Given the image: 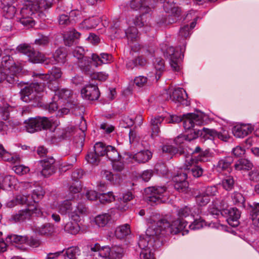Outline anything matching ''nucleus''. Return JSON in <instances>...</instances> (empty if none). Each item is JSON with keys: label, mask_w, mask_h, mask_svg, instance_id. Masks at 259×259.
<instances>
[{"label": "nucleus", "mask_w": 259, "mask_h": 259, "mask_svg": "<svg viewBox=\"0 0 259 259\" xmlns=\"http://www.w3.org/2000/svg\"><path fill=\"white\" fill-rule=\"evenodd\" d=\"M80 254V250L78 247L72 246L68 248L64 254L65 259H77Z\"/></svg>", "instance_id": "a18cd8bd"}, {"label": "nucleus", "mask_w": 259, "mask_h": 259, "mask_svg": "<svg viewBox=\"0 0 259 259\" xmlns=\"http://www.w3.org/2000/svg\"><path fill=\"white\" fill-rule=\"evenodd\" d=\"M187 174L181 171L172 178L174 187L180 192H185L188 187V183L186 181Z\"/></svg>", "instance_id": "a211bd4d"}, {"label": "nucleus", "mask_w": 259, "mask_h": 259, "mask_svg": "<svg viewBox=\"0 0 259 259\" xmlns=\"http://www.w3.org/2000/svg\"><path fill=\"white\" fill-rule=\"evenodd\" d=\"M62 75V72L60 68L53 67L47 74L37 73L33 72L32 76L36 77V81L40 80H58Z\"/></svg>", "instance_id": "4468645a"}, {"label": "nucleus", "mask_w": 259, "mask_h": 259, "mask_svg": "<svg viewBox=\"0 0 259 259\" xmlns=\"http://www.w3.org/2000/svg\"><path fill=\"white\" fill-rule=\"evenodd\" d=\"M15 181V178L13 176L7 175H0V189L4 190L8 189L11 188L13 185L14 181Z\"/></svg>", "instance_id": "58836bf2"}, {"label": "nucleus", "mask_w": 259, "mask_h": 259, "mask_svg": "<svg viewBox=\"0 0 259 259\" xmlns=\"http://www.w3.org/2000/svg\"><path fill=\"white\" fill-rule=\"evenodd\" d=\"M114 28L117 29L115 33L120 36V33L124 32L125 36L127 40V44H131L134 41L139 40V34L138 29L134 26H130L128 28L125 29L123 22H117L114 24Z\"/></svg>", "instance_id": "1a4fd4ad"}, {"label": "nucleus", "mask_w": 259, "mask_h": 259, "mask_svg": "<svg viewBox=\"0 0 259 259\" xmlns=\"http://www.w3.org/2000/svg\"><path fill=\"white\" fill-rule=\"evenodd\" d=\"M3 15L7 19H12L15 17L16 20L18 21L16 18V15L19 13H16V9L14 6L12 5H4L3 7Z\"/></svg>", "instance_id": "c03bdc74"}, {"label": "nucleus", "mask_w": 259, "mask_h": 259, "mask_svg": "<svg viewBox=\"0 0 259 259\" xmlns=\"http://www.w3.org/2000/svg\"><path fill=\"white\" fill-rule=\"evenodd\" d=\"M7 241L18 244H26L33 248H36L41 244L40 240L37 237L10 235L7 237Z\"/></svg>", "instance_id": "f8f14e48"}, {"label": "nucleus", "mask_w": 259, "mask_h": 259, "mask_svg": "<svg viewBox=\"0 0 259 259\" xmlns=\"http://www.w3.org/2000/svg\"><path fill=\"white\" fill-rule=\"evenodd\" d=\"M196 24V22L194 21L191 23L190 26L188 25H186L181 28L179 31V36H181L182 38L184 39L187 38L190 35V30L194 28Z\"/></svg>", "instance_id": "603ef678"}, {"label": "nucleus", "mask_w": 259, "mask_h": 259, "mask_svg": "<svg viewBox=\"0 0 259 259\" xmlns=\"http://www.w3.org/2000/svg\"><path fill=\"white\" fill-rule=\"evenodd\" d=\"M103 177L106 180L110 181L113 184H116L119 183V176L117 175H113L112 173L108 170H105L103 174Z\"/></svg>", "instance_id": "338daca9"}, {"label": "nucleus", "mask_w": 259, "mask_h": 259, "mask_svg": "<svg viewBox=\"0 0 259 259\" xmlns=\"http://www.w3.org/2000/svg\"><path fill=\"white\" fill-rule=\"evenodd\" d=\"M5 80H6L10 83H14L18 80L15 78V76H12L11 74H9L3 69H0V82Z\"/></svg>", "instance_id": "bf43d9fd"}, {"label": "nucleus", "mask_w": 259, "mask_h": 259, "mask_svg": "<svg viewBox=\"0 0 259 259\" xmlns=\"http://www.w3.org/2000/svg\"><path fill=\"white\" fill-rule=\"evenodd\" d=\"M125 154L130 158H133L139 163H145L147 162L151 158L152 156L151 152L148 150L141 151L134 155H132V154L128 153H125Z\"/></svg>", "instance_id": "cd10ccee"}, {"label": "nucleus", "mask_w": 259, "mask_h": 259, "mask_svg": "<svg viewBox=\"0 0 259 259\" xmlns=\"http://www.w3.org/2000/svg\"><path fill=\"white\" fill-rule=\"evenodd\" d=\"M79 222L70 221L67 223L64 227L65 231L72 235H76L78 233L80 230V227L78 224Z\"/></svg>", "instance_id": "79ce46f5"}, {"label": "nucleus", "mask_w": 259, "mask_h": 259, "mask_svg": "<svg viewBox=\"0 0 259 259\" xmlns=\"http://www.w3.org/2000/svg\"><path fill=\"white\" fill-rule=\"evenodd\" d=\"M50 41V39L49 36L38 34V37L35 39L34 43L39 46L46 47L49 45Z\"/></svg>", "instance_id": "052dcab7"}, {"label": "nucleus", "mask_w": 259, "mask_h": 259, "mask_svg": "<svg viewBox=\"0 0 259 259\" xmlns=\"http://www.w3.org/2000/svg\"><path fill=\"white\" fill-rule=\"evenodd\" d=\"M223 187L227 191L232 189L234 185V180L232 176L225 178L222 182Z\"/></svg>", "instance_id": "e2e57ef3"}, {"label": "nucleus", "mask_w": 259, "mask_h": 259, "mask_svg": "<svg viewBox=\"0 0 259 259\" xmlns=\"http://www.w3.org/2000/svg\"><path fill=\"white\" fill-rule=\"evenodd\" d=\"M163 3V9L166 13H172L178 12V9L176 7V4L174 2H169V0H159Z\"/></svg>", "instance_id": "3c124183"}, {"label": "nucleus", "mask_w": 259, "mask_h": 259, "mask_svg": "<svg viewBox=\"0 0 259 259\" xmlns=\"http://www.w3.org/2000/svg\"><path fill=\"white\" fill-rule=\"evenodd\" d=\"M12 110V107L7 103H3L0 105V114L4 120H7L9 117V113Z\"/></svg>", "instance_id": "4d7b16f0"}, {"label": "nucleus", "mask_w": 259, "mask_h": 259, "mask_svg": "<svg viewBox=\"0 0 259 259\" xmlns=\"http://www.w3.org/2000/svg\"><path fill=\"white\" fill-rule=\"evenodd\" d=\"M55 230L54 226L51 223L35 225L33 227L34 232L41 236H50L53 234Z\"/></svg>", "instance_id": "412c9836"}, {"label": "nucleus", "mask_w": 259, "mask_h": 259, "mask_svg": "<svg viewBox=\"0 0 259 259\" xmlns=\"http://www.w3.org/2000/svg\"><path fill=\"white\" fill-rule=\"evenodd\" d=\"M182 53V49H175L173 47H169L166 50V56L168 58L170 65L174 71L179 72L181 70V55Z\"/></svg>", "instance_id": "9d476101"}, {"label": "nucleus", "mask_w": 259, "mask_h": 259, "mask_svg": "<svg viewBox=\"0 0 259 259\" xmlns=\"http://www.w3.org/2000/svg\"><path fill=\"white\" fill-rule=\"evenodd\" d=\"M30 217L31 210H29L27 207L24 209L19 210L15 214L12 215L11 220L15 223L22 222L29 219Z\"/></svg>", "instance_id": "c756f323"}, {"label": "nucleus", "mask_w": 259, "mask_h": 259, "mask_svg": "<svg viewBox=\"0 0 259 259\" xmlns=\"http://www.w3.org/2000/svg\"><path fill=\"white\" fill-rule=\"evenodd\" d=\"M52 3L47 0L27 1L21 8L20 14L16 15L17 20L24 27L30 28L35 25L34 18L36 16L44 20L45 11L51 8Z\"/></svg>", "instance_id": "f03ea898"}, {"label": "nucleus", "mask_w": 259, "mask_h": 259, "mask_svg": "<svg viewBox=\"0 0 259 259\" xmlns=\"http://www.w3.org/2000/svg\"><path fill=\"white\" fill-rule=\"evenodd\" d=\"M59 212L62 215L68 214L70 217V213L73 211V207L70 200H66L60 202L57 207Z\"/></svg>", "instance_id": "c9c22d12"}, {"label": "nucleus", "mask_w": 259, "mask_h": 259, "mask_svg": "<svg viewBox=\"0 0 259 259\" xmlns=\"http://www.w3.org/2000/svg\"><path fill=\"white\" fill-rule=\"evenodd\" d=\"M187 98V94L186 91L181 88L175 89L172 92L170 91L169 95L167 97V99H169L176 103L182 104L186 106L190 104Z\"/></svg>", "instance_id": "2eb2a0df"}, {"label": "nucleus", "mask_w": 259, "mask_h": 259, "mask_svg": "<svg viewBox=\"0 0 259 259\" xmlns=\"http://www.w3.org/2000/svg\"><path fill=\"white\" fill-rule=\"evenodd\" d=\"M105 156L111 161L118 159L120 155L114 147L107 145V149H106Z\"/></svg>", "instance_id": "8fccbe9b"}, {"label": "nucleus", "mask_w": 259, "mask_h": 259, "mask_svg": "<svg viewBox=\"0 0 259 259\" xmlns=\"http://www.w3.org/2000/svg\"><path fill=\"white\" fill-rule=\"evenodd\" d=\"M183 126L186 130H188L190 133L188 134H194V130H200L197 128H194L195 125H201L207 117L205 114L201 111H197L194 113H188L183 115ZM201 130L203 131V128Z\"/></svg>", "instance_id": "423d86ee"}, {"label": "nucleus", "mask_w": 259, "mask_h": 259, "mask_svg": "<svg viewBox=\"0 0 259 259\" xmlns=\"http://www.w3.org/2000/svg\"><path fill=\"white\" fill-rule=\"evenodd\" d=\"M154 65L156 70L155 78L157 81L164 70V60L161 58H157L154 62Z\"/></svg>", "instance_id": "49530a36"}, {"label": "nucleus", "mask_w": 259, "mask_h": 259, "mask_svg": "<svg viewBox=\"0 0 259 259\" xmlns=\"http://www.w3.org/2000/svg\"><path fill=\"white\" fill-rule=\"evenodd\" d=\"M233 158L231 156H226L220 158L214 165L215 169L219 173L227 171L230 172L231 170V165L233 162Z\"/></svg>", "instance_id": "6ab92c4d"}, {"label": "nucleus", "mask_w": 259, "mask_h": 259, "mask_svg": "<svg viewBox=\"0 0 259 259\" xmlns=\"http://www.w3.org/2000/svg\"><path fill=\"white\" fill-rule=\"evenodd\" d=\"M82 98L90 101H95L99 99L100 93L97 84L90 83L81 90Z\"/></svg>", "instance_id": "dca6fc26"}, {"label": "nucleus", "mask_w": 259, "mask_h": 259, "mask_svg": "<svg viewBox=\"0 0 259 259\" xmlns=\"http://www.w3.org/2000/svg\"><path fill=\"white\" fill-rule=\"evenodd\" d=\"M29 60L33 63H43L47 64V58L39 52L34 51L32 49L31 52L28 56Z\"/></svg>", "instance_id": "e433bc0d"}, {"label": "nucleus", "mask_w": 259, "mask_h": 259, "mask_svg": "<svg viewBox=\"0 0 259 259\" xmlns=\"http://www.w3.org/2000/svg\"><path fill=\"white\" fill-rule=\"evenodd\" d=\"M26 131L33 133L41 129H48L51 127L52 122L46 117L29 118L24 121Z\"/></svg>", "instance_id": "6e6552de"}, {"label": "nucleus", "mask_w": 259, "mask_h": 259, "mask_svg": "<svg viewBox=\"0 0 259 259\" xmlns=\"http://www.w3.org/2000/svg\"><path fill=\"white\" fill-rule=\"evenodd\" d=\"M146 199L148 202L153 205L156 203L164 202L167 199V193L166 187H150L145 190Z\"/></svg>", "instance_id": "0eeeda50"}, {"label": "nucleus", "mask_w": 259, "mask_h": 259, "mask_svg": "<svg viewBox=\"0 0 259 259\" xmlns=\"http://www.w3.org/2000/svg\"><path fill=\"white\" fill-rule=\"evenodd\" d=\"M115 211L114 209L111 210L108 213L98 215L94 218L95 223L99 227H105L112 219Z\"/></svg>", "instance_id": "5701e85b"}, {"label": "nucleus", "mask_w": 259, "mask_h": 259, "mask_svg": "<svg viewBox=\"0 0 259 259\" xmlns=\"http://www.w3.org/2000/svg\"><path fill=\"white\" fill-rule=\"evenodd\" d=\"M29 198V195H18L14 198L8 201L7 206L9 207H13L17 204L26 203Z\"/></svg>", "instance_id": "a19ab883"}, {"label": "nucleus", "mask_w": 259, "mask_h": 259, "mask_svg": "<svg viewBox=\"0 0 259 259\" xmlns=\"http://www.w3.org/2000/svg\"><path fill=\"white\" fill-rule=\"evenodd\" d=\"M249 206L252 225L256 230L259 231V203L253 202Z\"/></svg>", "instance_id": "a878e982"}, {"label": "nucleus", "mask_w": 259, "mask_h": 259, "mask_svg": "<svg viewBox=\"0 0 259 259\" xmlns=\"http://www.w3.org/2000/svg\"><path fill=\"white\" fill-rule=\"evenodd\" d=\"M31 83L20 91L21 99L25 102L33 101L39 103L44 94L45 82H47L48 88L55 93L59 90L58 80H40Z\"/></svg>", "instance_id": "7ed1b4c3"}, {"label": "nucleus", "mask_w": 259, "mask_h": 259, "mask_svg": "<svg viewBox=\"0 0 259 259\" xmlns=\"http://www.w3.org/2000/svg\"><path fill=\"white\" fill-rule=\"evenodd\" d=\"M221 214L226 215L227 218V221L231 226L236 227L239 225L240 212L237 208L232 207L223 209L222 210Z\"/></svg>", "instance_id": "f3484780"}, {"label": "nucleus", "mask_w": 259, "mask_h": 259, "mask_svg": "<svg viewBox=\"0 0 259 259\" xmlns=\"http://www.w3.org/2000/svg\"><path fill=\"white\" fill-rule=\"evenodd\" d=\"M80 35V33L74 29L66 32L63 36L65 45L68 46H72L75 40L79 38Z\"/></svg>", "instance_id": "4c0bfd02"}, {"label": "nucleus", "mask_w": 259, "mask_h": 259, "mask_svg": "<svg viewBox=\"0 0 259 259\" xmlns=\"http://www.w3.org/2000/svg\"><path fill=\"white\" fill-rule=\"evenodd\" d=\"M131 233L130 226L125 224L117 227L114 231L115 236L119 239L125 238Z\"/></svg>", "instance_id": "7c9ffc66"}, {"label": "nucleus", "mask_w": 259, "mask_h": 259, "mask_svg": "<svg viewBox=\"0 0 259 259\" xmlns=\"http://www.w3.org/2000/svg\"><path fill=\"white\" fill-rule=\"evenodd\" d=\"M207 135L210 137L218 138L223 141H227L229 138L228 132L221 129L220 131H217L213 129H209L203 127V131L194 130V134L181 135L178 136L175 140V142L177 145H180L183 143L185 141H190L193 139L198 138L199 136L205 137Z\"/></svg>", "instance_id": "20e7f679"}, {"label": "nucleus", "mask_w": 259, "mask_h": 259, "mask_svg": "<svg viewBox=\"0 0 259 259\" xmlns=\"http://www.w3.org/2000/svg\"><path fill=\"white\" fill-rule=\"evenodd\" d=\"M186 164L187 166H191L194 164H196L198 161L206 162L209 160L210 155L208 150H205L201 152L199 155L194 158L192 154L186 155Z\"/></svg>", "instance_id": "aec40b11"}, {"label": "nucleus", "mask_w": 259, "mask_h": 259, "mask_svg": "<svg viewBox=\"0 0 259 259\" xmlns=\"http://www.w3.org/2000/svg\"><path fill=\"white\" fill-rule=\"evenodd\" d=\"M200 212L201 210L198 207H193L191 208L188 206H185L179 210L178 215L180 218H186L190 214L194 217L195 215H198Z\"/></svg>", "instance_id": "f704fd0d"}, {"label": "nucleus", "mask_w": 259, "mask_h": 259, "mask_svg": "<svg viewBox=\"0 0 259 259\" xmlns=\"http://www.w3.org/2000/svg\"><path fill=\"white\" fill-rule=\"evenodd\" d=\"M55 95L57 96L59 99L67 100L71 97V92L68 89H59V90L56 92Z\"/></svg>", "instance_id": "680f3d73"}, {"label": "nucleus", "mask_w": 259, "mask_h": 259, "mask_svg": "<svg viewBox=\"0 0 259 259\" xmlns=\"http://www.w3.org/2000/svg\"><path fill=\"white\" fill-rule=\"evenodd\" d=\"M55 160L53 157H49L38 161L37 163V172H39L45 177L50 176L55 171Z\"/></svg>", "instance_id": "ddd939ff"}, {"label": "nucleus", "mask_w": 259, "mask_h": 259, "mask_svg": "<svg viewBox=\"0 0 259 259\" xmlns=\"http://www.w3.org/2000/svg\"><path fill=\"white\" fill-rule=\"evenodd\" d=\"M0 158L5 161H10L13 163H19L21 159L19 155L12 156L5 149L2 144H0Z\"/></svg>", "instance_id": "473e14b6"}, {"label": "nucleus", "mask_w": 259, "mask_h": 259, "mask_svg": "<svg viewBox=\"0 0 259 259\" xmlns=\"http://www.w3.org/2000/svg\"><path fill=\"white\" fill-rule=\"evenodd\" d=\"M47 64H64L66 60V54L61 49H57L52 58H47Z\"/></svg>", "instance_id": "393cba45"}, {"label": "nucleus", "mask_w": 259, "mask_h": 259, "mask_svg": "<svg viewBox=\"0 0 259 259\" xmlns=\"http://www.w3.org/2000/svg\"><path fill=\"white\" fill-rule=\"evenodd\" d=\"M92 63L89 57H84L78 61V66L85 73L90 74L92 72Z\"/></svg>", "instance_id": "37998d69"}, {"label": "nucleus", "mask_w": 259, "mask_h": 259, "mask_svg": "<svg viewBox=\"0 0 259 259\" xmlns=\"http://www.w3.org/2000/svg\"><path fill=\"white\" fill-rule=\"evenodd\" d=\"M253 166L252 163L248 159H242L236 162L234 165L235 168L238 170H249Z\"/></svg>", "instance_id": "09e8293b"}, {"label": "nucleus", "mask_w": 259, "mask_h": 259, "mask_svg": "<svg viewBox=\"0 0 259 259\" xmlns=\"http://www.w3.org/2000/svg\"><path fill=\"white\" fill-rule=\"evenodd\" d=\"M209 201L210 199L209 197L204 194L203 192L196 197V203L200 206L206 205Z\"/></svg>", "instance_id": "774afa93"}, {"label": "nucleus", "mask_w": 259, "mask_h": 259, "mask_svg": "<svg viewBox=\"0 0 259 259\" xmlns=\"http://www.w3.org/2000/svg\"><path fill=\"white\" fill-rule=\"evenodd\" d=\"M253 130V128L250 124H244L240 126H235L233 128V134L237 138H243Z\"/></svg>", "instance_id": "bb28decb"}, {"label": "nucleus", "mask_w": 259, "mask_h": 259, "mask_svg": "<svg viewBox=\"0 0 259 259\" xmlns=\"http://www.w3.org/2000/svg\"><path fill=\"white\" fill-rule=\"evenodd\" d=\"M87 208L83 203H78L75 209L70 213V218L73 221H80V215H85L87 213Z\"/></svg>", "instance_id": "c85d7f7f"}, {"label": "nucleus", "mask_w": 259, "mask_h": 259, "mask_svg": "<svg viewBox=\"0 0 259 259\" xmlns=\"http://www.w3.org/2000/svg\"><path fill=\"white\" fill-rule=\"evenodd\" d=\"M185 170H187L186 172L188 174H192L193 177L198 178L202 176L203 170L199 166L194 164L191 166H187L186 164V160H185Z\"/></svg>", "instance_id": "ea45409f"}, {"label": "nucleus", "mask_w": 259, "mask_h": 259, "mask_svg": "<svg viewBox=\"0 0 259 259\" xmlns=\"http://www.w3.org/2000/svg\"><path fill=\"white\" fill-rule=\"evenodd\" d=\"M1 65L3 67V70L9 74L15 76V78L18 79L17 74H18L22 70L21 65L16 64L13 60L12 57L10 55L3 56L2 59Z\"/></svg>", "instance_id": "9b49d317"}, {"label": "nucleus", "mask_w": 259, "mask_h": 259, "mask_svg": "<svg viewBox=\"0 0 259 259\" xmlns=\"http://www.w3.org/2000/svg\"><path fill=\"white\" fill-rule=\"evenodd\" d=\"M233 203L239 206H244L245 198L239 192H235L231 196Z\"/></svg>", "instance_id": "6e6d98bb"}, {"label": "nucleus", "mask_w": 259, "mask_h": 259, "mask_svg": "<svg viewBox=\"0 0 259 259\" xmlns=\"http://www.w3.org/2000/svg\"><path fill=\"white\" fill-rule=\"evenodd\" d=\"M101 22V19L98 17H90L82 21L79 27L83 30H89L95 28Z\"/></svg>", "instance_id": "2f4dec72"}, {"label": "nucleus", "mask_w": 259, "mask_h": 259, "mask_svg": "<svg viewBox=\"0 0 259 259\" xmlns=\"http://www.w3.org/2000/svg\"><path fill=\"white\" fill-rule=\"evenodd\" d=\"M150 1L151 0H132L130 7L134 10H140L142 13L148 14L151 11L149 6Z\"/></svg>", "instance_id": "4be33fe9"}, {"label": "nucleus", "mask_w": 259, "mask_h": 259, "mask_svg": "<svg viewBox=\"0 0 259 259\" xmlns=\"http://www.w3.org/2000/svg\"><path fill=\"white\" fill-rule=\"evenodd\" d=\"M45 194V191L43 189L40 187H37L33 190L31 198L33 201L35 203L38 201V200L41 199Z\"/></svg>", "instance_id": "0e129e2a"}, {"label": "nucleus", "mask_w": 259, "mask_h": 259, "mask_svg": "<svg viewBox=\"0 0 259 259\" xmlns=\"http://www.w3.org/2000/svg\"><path fill=\"white\" fill-rule=\"evenodd\" d=\"M115 199V196L112 192L100 194L99 196V199L102 203L111 202L114 201Z\"/></svg>", "instance_id": "5fc2aeb1"}, {"label": "nucleus", "mask_w": 259, "mask_h": 259, "mask_svg": "<svg viewBox=\"0 0 259 259\" xmlns=\"http://www.w3.org/2000/svg\"><path fill=\"white\" fill-rule=\"evenodd\" d=\"M173 23V21L170 20L169 16L162 15L156 19V23L158 27L165 26L169 24Z\"/></svg>", "instance_id": "69168bd1"}, {"label": "nucleus", "mask_w": 259, "mask_h": 259, "mask_svg": "<svg viewBox=\"0 0 259 259\" xmlns=\"http://www.w3.org/2000/svg\"><path fill=\"white\" fill-rule=\"evenodd\" d=\"M92 62L96 67L103 64H108L113 61V57L111 54L107 53H101L100 56L96 54H93L91 56Z\"/></svg>", "instance_id": "b1692460"}, {"label": "nucleus", "mask_w": 259, "mask_h": 259, "mask_svg": "<svg viewBox=\"0 0 259 259\" xmlns=\"http://www.w3.org/2000/svg\"><path fill=\"white\" fill-rule=\"evenodd\" d=\"M187 222L183 219H177L171 224L166 220L158 221L156 225L149 227L146 234L140 235L138 246L141 249L140 259H154L152 251L160 246L162 236L169 234H176L182 232V235L187 234L186 228Z\"/></svg>", "instance_id": "f257e3e1"}, {"label": "nucleus", "mask_w": 259, "mask_h": 259, "mask_svg": "<svg viewBox=\"0 0 259 259\" xmlns=\"http://www.w3.org/2000/svg\"><path fill=\"white\" fill-rule=\"evenodd\" d=\"M145 13H143L139 16H136L133 19L132 22L129 21V24L131 25L133 23L136 26L142 27L143 26L147 27L148 26L147 16L145 15Z\"/></svg>", "instance_id": "de8ad7c7"}, {"label": "nucleus", "mask_w": 259, "mask_h": 259, "mask_svg": "<svg viewBox=\"0 0 259 259\" xmlns=\"http://www.w3.org/2000/svg\"><path fill=\"white\" fill-rule=\"evenodd\" d=\"M164 117L162 116H157L152 117L150 120V125L152 130L151 136H156L160 132V126L164 120Z\"/></svg>", "instance_id": "72a5a7b5"}, {"label": "nucleus", "mask_w": 259, "mask_h": 259, "mask_svg": "<svg viewBox=\"0 0 259 259\" xmlns=\"http://www.w3.org/2000/svg\"><path fill=\"white\" fill-rule=\"evenodd\" d=\"M94 152L96 155L105 156L107 149V145L102 142H97L94 146Z\"/></svg>", "instance_id": "864d4df0"}, {"label": "nucleus", "mask_w": 259, "mask_h": 259, "mask_svg": "<svg viewBox=\"0 0 259 259\" xmlns=\"http://www.w3.org/2000/svg\"><path fill=\"white\" fill-rule=\"evenodd\" d=\"M124 254V249L120 246H114L112 248L104 246L90 254L95 259H121Z\"/></svg>", "instance_id": "39448f33"}, {"label": "nucleus", "mask_w": 259, "mask_h": 259, "mask_svg": "<svg viewBox=\"0 0 259 259\" xmlns=\"http://www.w3.org/2000/svg\"><path fill=\"white\" fill-rule=\"evenodd\" d=\"M81 190V186L80 183L78 181L73 183L69 188V193L71 194V196H70V198H75V196H73V194H77V197H79L80 195L79 193Z\"/></svg>", "instance_id": "13d9d810"}]
</instances>
